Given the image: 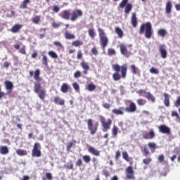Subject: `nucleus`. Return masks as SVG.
Segmentation results:
<instances>
[{
  "label": "nucleus",
  "instance_id": "nucleus-9",
  "mask_svg": "<svg viewBox=\"0 0 180 180\" xmlns=\"http://www.w3.org/2000/svg\"><path fill=\"white\" fill-rule=\"evenodd\" d=\"M142 137L144 140H151L155 137V133H154V130L153 129H150L149 132L143 131Z\"/></svg>",
  "mask_w": 180,
  "mask_h": 180
},
{
  "label": "nucleus",
  "instance_id": "nucleus-18",
  "mask_svg": "<svg viewBox=\"0 0 180 180\" xmlns=\"http://www.w3.org/2000/svg\"><path fill=\"white\" fill-rule=\"evenodd\" d=\"M69 89H71V86L68 84L67 83L62 84L60 86V91L63 94H67Z\"/></svg>",
  "mask_w": 180,
  "mask_h": 180
},
{
  "label": "nucleus",
  "instance_id": "nucleus-36",
  "mask_svg": "<svg viewBox=\"0 0 180 180\" xmlns=\"http://www.w3.org/2000/svg\"><path fill=\"white\" fill-rule=\"evenodd\" d=\"M138 106H144L147 103V101L143 98H139L136 100Z\"/></svg>",
  "mask_w": 180,
  "mask_h": 180
},
{
  "label": "nucleus",
  "instance_id": "nucleus-59",
  "mask_svg": "<svg viewBox=\"0 0 180 180\" xmlns=\"http://www.w3.org/2000/svg\"><path fill=\"white\" fill-rule=\"evenodd\" d=\"M91 53L92 54H94V56H98V49H96V47H94L91 49Z\"/></svg>",
  "mask_w": 180,
  "mask_h": 180
},
{
  "label": "nucleus",
  "instance_id": "nucleus-43",
  "mask_svg": "<svg viewBox=\"0 0 180 180\" xmlns=\"http://www.w3.org/2000/svg\"><path fill=\"white\" fill-rule=\"evenodd\" d=\"M82 160L86 162V164H88L89 162H91V156L88 155H83Z\"/></svg>",
  "mask_w": 180,
  "mask_h": 180
},
{
  "label": "nucleus",
  "instance_id": "nucleus-7",
  "mask_svg": "<svg viewBox=\"0 0 180 180\" xmlns=\"http://www.w3.org/2000/svg\"><path fill=\"white\" fill-rule=\"evenodd\" d=\"M87 129L90 131V134L94 136L98 131V123L94 125L92 119L87 120Z\"/></svg>",
  "mask_w": 180,
  "mask_h": 180
},
{
  "label": "nucleus",
  "instance_id": "nucleus-55",
  "mask_svg": "<svg viewBox=\"0 0 180 180\" xmlns=\"http://www.w3.org/2000/svg\"><path fill=\"white\" fill-rule=\"evenodd\" d=\"M66 168L68 169H72V168H74V164H72V161L70 160L69 162H68Z\"/></svg>",
  "mask_w": 180,
  "mask_h": 180
},
{
  "label": "nucleus",
  "instance_id": "nucleus-22",
  "mask_svg": "<svg viewBox=\"0 0 180 180\" xmlns=\"http://www.w3.org/2000/svg\"><path fill=\"white\" fill-rule=\"evenodd\" d=\"M131 23L133 27H137V17L136 16V13H132L131 17Z\"/></svg>",
  "mask_w": 180,
  "mask_h": 180
},
{
  "label": "nucleus",
  "instance_id": "nucleus-41",
  "mask_svg": "<svg viewBox=\"0 0 180 180\" xmlns=\"http://www.w3.org/2000/svg\"><path fill=\"white\" fill-rule=\"evenodd\" d=\"M117 131H119V128L116 125H114L112 129V133L114 137H117Z\"/></svg>",
  "mask_w": 180,
  "mask_h": 180
},
{
  "label": "nucleus",
  "instance_id": "nucleus-57",
  "mask_svg": "<svg viewBox=\"0 0 180 180\" xmlns=\"http://www.w3.org/2000/svg\"><path fill=\"white\" fill-rule=\"evenodd\" d=\"M174 106H176V108H179V106H180V96L177 98L176 102L174 103Z\"/></svg>",
  "mask_w": 180,
  "mask_h": 180
},
{
  "label": "nucleus",
  "instance_id": "nucleus-51",
  "mask_svg": "<svg viewBox=\"0 0 180 180\" xmlns=\"http://www.w3.org/2000/svg\"><path fill=\"white\" fill-rule=\"evenodd\" d=\"M73 89L76 92H79V85L77 82L72 84Z\"/></svg>",
  "mask_w": 180,
  "mask_h": 180
},
{
  "label": "nucleus",
  "instance_id": "nucleus-15",
  "mask_svg": "<svg viewBox=\"0 0 180 180\" xmlns=\"http://www.w3.org/2000/svg\"><path fill=\"white\" fill-rule=\"evenodd\" d=\"M124 108L123 107H120L118 109L114 108L112 110V113H113L114 115H116L117 116L120 115H124Z\"/></svg>",
  "mask_w": 180,
  "mask_h": 180
},
{
  "label": "nucleus",
  "instance_id": "nucleus-10",
  "mask_svg": "<svg viewBox=\"0 0 180 180\" xmlns=\"http://www.w3.org/2000/svg\"><path fill=\"white\" fill-rule=\"evenodd\" d=\"M129 103V106L125 108L126 112L128 113H134L136 110H137V106L136 105V103L133 101H128Z\"/></svg>",
  "mask_w": 180,
  "mask_h": 180
},
{
  "label": "nucleus",
  "instance_id": "nucleus-53",
  "mask_svg": "<svg viewBox=\"0 0 180 180\" xmlns=\"http://www.w3.org/2000/svg\"><path fill=\"white\" fill-rule=\"evenodd\" d=\"M150 74H160V71H158V69H156L155 68H151L150 69Z\"/></svg>",
  "mask_w": 180,
  "mask_h": 180
},
{
  "label": "nucleus",
  "instance_id": "nucleus-1",
  "mask_svg": "<svg viewBox=\"0 0 180 180\" xmlns=\"http://www.w3.org/2000/svg\"><path fill=\"white\" fill-rule=\"evenodd\" d=\"M34 79L37 81L34 84V91L35 94H38V96L41 101H44L46 99V91L41 89V77H40V70L37 69L34 72Z\"/></svg>",
  "mask_w": 180,
  "mask_h": 180
},
{
  "label": "nucleus",
  "instance_id": "nucleus-4",
  "mask_svg": "<svg viewBox=\"0 0 180 180\" xmlns=\"http://www.w3.org/2000/svg\"><path fill=\"white\" fill-rule=\"evenodd\" d=\"M139 34H145L146 39H151L153 36V25L151 22H146L141 25L139 27Z\"/></svg>",
  "mask_w": 180,
  "mask_h": 180
},
{
  "label": "nucleus",
  "instance_id": "nucleus-32",
  "mask_svg": "<svg viewBox=\"0 0 180 180\" xmlns=\"http://www.w3.org/2000/svg\"><path fill=\"white\" fill-rule=\"evenodd\" d=\"M72 46L74 47H80V46H84V41L81 40H76L72 42Z\"/></svg>",
  "mask_w": 180,
  "mask_h": 180
},
{
  "label": "nucleus",
  "instance_id": "nucleus-54",
  "mask_svg": "<svg viewBox=\"0 0 180 180\" xmlns=\"http://www.w3.org/2000/svg\"><path fill=\"white\" fill-rule=\"evenodd\" d=\"M73 146H74V143L72 142L68 143L66 146L67 151H71V148H72Z\"/></svg>",
  "mask_w": 180,
  "mask_h": 180
},
{
  "label": "nucleus",
  "instance_id": "nucleus-13",
  "mask_svg": "<svg viewBox=\"0 0 180 180\" xmlns=\"http://www.w3.org/2000/svg\"><path fill=\"white\" fill-rule=\"evenodd\" d=\"M80 65H81L82 68L84 70L83 74H84V75H87L88 70H89V65L88 64V63H86L85 61V60H83L81 61Z\"/></svg>",
  "mask_w": 180,
  "mask_h": 180
},
{
  "label": "nucleus",
  "instance_id": "nucleus-45",
  "mask_svg": "<svg viewBox=\"0 0 180 180\" xmlns=\"http://www.w3.org/2000/svg\"><path fill=\"white\" fill-rule=\"evenodd\" d=\"M81 77H82V73L81 72V71L77 70L74 73V78H75L76 79H78V78H81Z\"/></svg>",
  "mask_w": 180,
  "mask_h": 180
},
{
  "label": "nucleus",
  "instance_id": "nucleus-26",
  "mask_svg": "<svg viewBox=\"0 0 180 180\" xmlns=\"http://www.w3.org/2000/svg\"><path fill=\"white\" fill-rule=\"evenodd\" d=\"M115 32L117 34V36L120 39H122V37H123V34H123V30H122V29H120V27H115Z\"/></svg>",
  "mask_w": 180,
  "mask_h": 180
},
{
  "label": "nucleus",
  "instance_id": "nucleus-34",
  "mask_svg": "<svg viewBox=\"0 0 180 180\" xmlns=\"http://www.w3.org/2000/svg\"><path fill=\"white\" fill-rule=\"evenodd\" d=\"M86 89L87 91H89V92H92L96 89V86L93 83H90L88 84V86L86 87Z\"/></svg>",
  "mask_w": 180,
  "mask_h": 180
},
{
  "label": "nucleus",
  "instance_id": "nucleus-12",
  "mask_svg": "<svg viewBox=\"0 0 180 180\" xmlns=\"http://www.w3.org/2000/svg\"><path fill=\"white\" fill-rule=\"evenodd\" d=\"M158 130L160 133H162V134H171V129L167 127L165 124H161L158 127Z\"/></svg>",
  "mask_w": 180,
  "mask_h": 180
},
{
  "label": "nucleus",
  "instance_id": "nucleus-58",
  "mask_svg": "<svg viewBox=\"0 0 180 180\" xmlns=\"http://www.w3.org/2000/svg\"><path fill=\"white\" fill-rule=\"evenodd\" d=\"M20 53L24 56L26 55V47L25 46L20 49Z\"/></svg>",
  "mask_w": 180,
  "mask_h": 180
},
{
  "label": "nucleus",
  "instance_id": "nucleus-50",
  "mask_svg": "<svg viewBox=\"0 0 180 180\" xmlns=\"http://www.w3.org/2000/svg\"><path fill=\"white\" fill-rule=\"evenodd\" d=\"M131 70L132 74H134V75L137 74V72L139 71V69L134 65H131Z\"/></svg>",
  "mask_w": 180,
  "mask_h": 180
},
{
  "label": "nucleus",
  "instance_id": "nucleus-37",
  "mask_svg": "<svg viewBox=\"0 0 180 180\" xmlns=\"http://www.w3.org/2000/svg\"><path fill=\"white\" fill-rule=\"evenodd\" d=\"M167 30L164 29H159L158 31V34L161 37H165V36H167Z\"/></svg>",
  "mask_w": 180,
  "mask_h": 180
},
{
  "label": "nucleus",
  "instance_id": "nucleus-49",
  "mask_svg": "<svg viewBox=\"0 0 180 180\" xmlns=\"http://www.w3.org/2000/svg\"><path fill=\"white\" fill-rule=\"evenodd\" d=\"M128 2H129V0H122V1L119 5L120 8H124L126 5H127Z\"/></svg>",
  "mask_w": 180,
  "mask_h": 180
},
{
  "label": "nucleus",
  "instance_id": "nucleus-63",
  "mask_svg": "<svg viewBox=\"0 0 180 180\" xmlns=\"http://www.w3.org/2000/svg\"><path fill=\"white\" fill-rule=\"evenodd\" d=\"M164 155H160L158 157V161L160 162H164Z\"/></svg>",
  "mask_w": 180,
  "mask_h": 180
},
{
  "label": "nucleus",
  "instance_id": "nucleus-44",
  "mask_svg": "<svg viewBox=\"0 0 180 180\" xmlns=\"http://www.w3.org/2000/svg\"><path fill=\"white\" fill-rule=\"evenodd\" d=\"M143 155L144 157H148L150 155V150H148V148H147L146 146H143Z\"/></svg>",
  "mask_w": 180,
  "mask_h": 180
},
{
  "label": "nucleus",
  "instance_id": "nucleus-31",
  "mask_svg": "<svg viewBox=\"0 0 180 180\" xmlns=\"http://www.w3.org/2000/svg\"><path fill=\"white\" fill-rule=\"evenodd\" d=\"M148 146L149 148H150L152 153H155V150H157V144H155L154 142H149Z\"/></svg>",
  "mask_w": 180,
  "mask_h": 180
},
{
  "label": "nucleus",
  "instance_id": "nucleus-21",
  "mask_svg": "<svg viewBox=\"0 0 180 180\" xmlns=\"http://www.w3.org/2000/svg\"><path fill=\"white\" fill-rule=\"evenodd\" d=\"M120 50L121 54H122L123 56H126L129 53V51H127V47L126 46V45H124V44H120Z\"/></svg>",
  "mask_w": 180,
  "mask_h": 180
},
{
  "label": "nucleus",
  "instance_id": "nucleus-3",
  "mask_svg": "<svg viewBox=\"0 0 180 180\" xmlns=\"http://www.w3.org/2000/svg\"><path fill=\"white\" fill-rule=\"evenodd\" d=\"M112 70L115 71L112 74V79L114 81H119L121 78H126L127 74V65L124 64L120 67L117 64L112 65Z\"/></svg>",
  "mask_w": 180,
  "mask_h": 180
},
{
  "label": "nucleus",
  "instance_id": "nucleus-40",
  "mask_svg": "<svg viewBox=\"0 0 180 180\" xmlns=\"http://www.w3.org/2000/svg\"><path fill=\"white\" fill-rule=\"evenodd\" d=\"M43 65H45V67H49V59L46 56V55H44L41 59Z\"/></svg>",
  "mask_w": 180,
  "mask_h": 180
},
{
  "label": "nucleus",
  "instance_id": "nucleus-33",
  "mask_svg": "<svg viewBox=\"0 0 180 180\" xmlns=\"http://www.w3.org/2000/svg\"><path fill=\"white\" fill-rule=\"evenodd\" d=\"M9 153V149L8 148V146H1L0 148V153L3 155H6V154H8Z\"/></svg>",
  "mask_w": 180,
  "mask_h": 180
},
{
  "label": "nucleus",
  "instance_id": "nucleus-38",
  "mask_svg": "<svg viewBox=\"0 0 180 180\" xmlns=\"http://www.w3.org/2000/svg\"><path fill=\"white\" fill-rule=\"evenodd\" d=\"M122 158L123 160H125V161H127V162H129L130 160H131V158L129 157V154L126 151L122 152Z\"/></svg>",
  "mask_w": 180,
  "mask_h": 180
},
{
  "label": "nucleus",
  "instance_id": "nucleus-61",
  "mask_svg": "<svg viewBox=\"0 0 180 180\" xmlns=\"http://www.w3.org/2000/svg\"><path fill=\"white\" fill-rule=\"evenodd\" d=\"M52 26L55 29H58V27H60V25L57 23V22H52Z\"/></svg>",
  "mask_w": 180,
  "mask_h": 180
},
{
  "label": "nucleus",
  "instance_id": "nucleus-56",
  "mask_svg": "<svg viewBox=\"0 0 180 180\" xmlns=\"http://www.w3.org/2000/svg\"><path fill=\"white\" fill-rule=\"evenodd\" d=\"M76 167H81L82 165V159L79 158L77 159V161L75 163Z\"/></svg>",
  "mask_w": 180,
  "mask_h": 180
},
{
  "label": "nucleus",
  "instance_id": "nucleus-14",
  "mask_svg": "<svg viewBox=\"0 0 180 180\" xmlns=\"http://www.w3.org/2000/svg\"><path fill=\"white\" fill-rule=\"evenodd\" d=\"M159 53H160V56L162 58H167V49H165V45H160L159 46Z\"/></svg>",
  "mask_w": 180,
  "mask_h": 180
},
{
  "label": "nucleus",
  "instance_id": "nucleus-8",
  "mask_svg": "<svg viewBox=\"0 0 180 180\" xmlns=\"http://www.w3.org/2000/svg\"><path fill=\"white\" fill-rule=\"evenodd\" d=\"M40 143H35L32 152V157H41V151H40Z\"/></svg>",
  "mask_w": 180,
  "mask_h": 180
},
{
  "label": "nucleus",
  "instance_id": "nucleus-28",
  "mask_svg": "<svg viewBox=\"0 0 180 180\" xmlns=\"http://www.w3.org/2000/svg\"><path fill=\"white\" fill-rule=\"evenodd\" d=\"M164 96V105L168 108L169 106V95H168L167 93H165Z\"/></svg>",
  "mask_w": 180,
  "mask_h": 180
},
{
  "label": "nucleus",
  "instance_id": "nucleus-24",
  "mask_svg": "<svg viewBox=\"0 0 180 180\" xmlns=\"http://www.w3.org/2000/svg\"><path fill=\"white\" fill-rule=\"evenodd\" d=\"M166 13L169 14L172 11V4L171 1H167L165 6Z\"/></svg>",
  "mask_w": 180,
  "mask_h": 180
},
{
  "label": "nucleus",
  "instance_id": "nucleus-5",
  "mask_svg": "<svg viewBox=\"0 0 180 180\" xmlns=\"http://www.w3.org/2000/svg\"><path fill=\"white\" fill-rule=\"evenodd\" d=\"M99 121L101 123V126L103 127L102 131H103V133H106V131H108V130H110V127H111L112 123V119L108 118L106 120V118H105V117L100 115Z\"/></svg>",
  "mask_w": 180,
  "mask_h": 180
},
{
  "label": "nucleus",
  "instance_id": "nucleus-16",
  "mask_svg": "<svg viewBox=\"0 0 180 180\" xmlns=\"http://www.w3.org/2000/svg\"><path fill=\"white\" fill-rule=\"evenodd\" d=\"M88 151H89V153H90V154H92L93 155H95L96 157H99V155H101V152L92 146H89L88 148Z\"/></svg>",
  "mask_w": 180,
  "mask_h": 180
},
{
  "label": "nucleus",
  "instance_id": "nucleus-27",
  "mask_svg": "<svg viewBox=\"0 0 180 180\" xmlns=\"http://www.w3.org/2000/svg\"><path fill=\"white\" fill-rule=\"evenodd\" d=\"M146 98L148 101H150L152 103H154L155 102V97L150 92L146 93Z\"/></svg>",
  "mask_w": 180,
  "mask_h": 180
},
{
  "label": "nucleus",
  "instance_id": "nucleus-62",
  "mask_svg": "<svg viewBox=\"0 0 180 180\" xmlns=\"http://www.w3.org/2000/svg\"><path fill=\"white\" fill-rule=\"evenodd\" d=\"M119 158H120V151L117 150L115 152V160H119Z\"/></svg>",
  "mask_w": 180,
  "mask_h": 180
},
{
  "label": "nucleus",
  "instance_id": "nucleus-2",
  "mask_svg": "<svg viewBox=\"0 0 180 180\" xmlns=\"http://www.w3.org/2000/svg\"><path fill=\"white\" fill-rule=\"evenodd\" d=\"M82 15V11L80 9H76L72 13H70V10H63L59 13L60 18L65 20H71V22H75V20H77L78 18H81Z\"/></svg>",
  "mask_w": 180,
  "mask_h": 180
},
{
  "label": "nucleus",
  "instance_id": "nucleus-39",
  "mask_svg": "<svg viewBox=\"0 0 180 180\" xmlns=\"http://www.w3.org/2000/svg\"><path fill=\"white\" fill-rule=\"evenodd\" d=\"M16 154L20 156L27 155V151L26 150L18 149L16 150Z\"/></svg>",
  "mask_w": 180,
  "mask_h": 180
},
{
  "label": "nucleus",
  "instance_id": "nucleus-25",
  "mask_svg": "<svg viewBox=\"0 0 180 180\" xmlns=\"http://www.w3.org/2000/svg\"><path fill=\"white\" fill-rule=\"evenodd\" d=\"M131 9H133V5L130 3L127 4L125 6L124 13H126V15H129V13L131 12Z\"/></svg>",
  "mask_w": 180,
  "mask_h": 180
},
{
  "label": "nucleus",
  "instance_id": "nucleus-47",
  "mask_svg": "<svg viewBox=\"0 0 180 180\" xmlns=\"http://www.w3.org/2000/svg\"><path fill=\"white\" fill-rule=\"evenodd\" d=\"M116 54V51L112 48H109L108 49V56H115Z\"/></svg>",
  "mask_w": 180,
  "mask_h": 180
},
{
  "label": "nucleus",
  "instance_id": "nucleus-23",
  "mask_svg": "<svg viewBox=\"0 0 180 180\" xmlns=\"http://www.w3.org/2000/svg\"><path fill=\"white\" fill-rule=\"evenodd\" d=\"M64 36H65V39H66V40H74V39H75V35L70 33V32H68V31H66L65 32Z\"/></svg>",
  "mask_w": 180,
  "mask_h": 180
},
{
  "label": "nucleus",
  "instance_id": "nucleus-19",
  "mask_svg": "<svg viewBox=\"0 0 180 180\" xmlns=\"http://www.w3.org/2000/svg\"><path fill=\"white\" fill-rule=\"evenodd\" d=\"M22 27H23L22 25L20 24H15L14 25L11 29V32L12 33H18V32H19V30H20V29H22Z\"/></svg>",
  "mask_w": 180,
  "mask_h": 180
},
{
  "label": "nucleus",
  "instance_id": "nucleus-64",
  "mask_svg": "<svg viewBox=\"0 0 180 180\" xmlns=\"http://www.w3.org/2000/svg\"><path fill=\"white\" fill-rule=\"evenodd\" d=\"M46 177L49 180L53 179V176H51V173H46Z\"/></svg>",
  "mask_w": 180,
  "mask_h": 180
},
{
  "label": "nucleus",
  "instance_id": "nucleus-30",
  "mask_svg": "<svg viewBox=\"0 0 180 180\" xmlns=\"http://www.w3.org/2000/svg\"><path fill=\"white\" fill-rule=\"evenodd\" d=\"M29 4H30V0H24L20 6V9H27Z\"/></svg>",
  "mask_w": 180,
  "mask_h": 180
},
{
  "label": "nucleus",
  "instance_id": "nucleus-42",
  "mask_svg": "<svg viewBox=\"0 0 180 180\" xmlns=\"http://www.w3.org/2000/svg\"><path fill=\"white\" fill-rule=\"evenodd\" d=\"M48 54L51 58H58V55H57L53 51H49Z\"/></svg>",
  "mask_w": 180,
  "mask_h": 180
},
{
  "label": "nucleus",
  "instance_id": "nucleus-60",
  "mask_svg": "<svg viewBox=\"0 0 180 180\" xmlns=\"http://www.w3.org/2000/svg\"><path fill=\"white\" fill-rule=\"evenodd\" d=\"M103 107L104 108V109H110V104L108 103H104L103 104Z\"/></svg>",
  "mask_w": 180,
  "mask_h": 180
},
{
  "label": "nucleus",
  "instance_id": "nucleus-52",
  "mask_svg": "<svg viewBox=\"0 0 180 180\" xmlns=\"http://www.w3.org/2000/svg\"><path fill=\"white\" fill-rule=\"evenodd\" d=\"M82 56H84V54L82 53V51L78 50L77 53V60H82Z\"/></svg>",
  "mask_w": 180,
  "mask_h": 180
},
{
  "label": "nucleus",
  "instance_id": "nucleus-20",
  "mask_svg": "<svg viewBox=\"0 0 180 180\" xmlns=\"http://www.w3.org/2000/svg\"><path fill=\"white\" fill-rule=\"evenodd\" d=\"M5 86H6V89L7 91H9L10 94H12V89H13V83H12V82L10 81H6L4 82Z\"/></svg>",
  "mask_w": 180,
  "mask_h": 180
},
{
  "label": "nucleus",
  "instance_id": "nucleus-17",
  "mask_svg": "<svg viewBox=\"0 0 180 180\" xmlns=\"http://www.w3.org/2000/svg\"><path fill=\"white\" fill-rule=\"evenodd\" d=\"M53 102L56 105H60V106H63L65 105V101L63 100V98H60V96H57L53 98Z\"/></svg>",
  "mask_w": 180,
  "mask_h": 180
},
{
  "label": "nucleus",
  "instance_id": "nucleus-6",
  "mask_svg": "<svg viewBox=\"0 0 180 180\" xmlns=\"http://www.w3.org/2000/svg\"><path fill=\"white\" fill-rule=\"evenodd\" d=\"M98 34H99V39H100V43L101 45L102 49H105L108 46V43L109 42V40L108 39V37H106V34H105V31L102 28L98 29Z\"/></svg>",
  "mask_w": 180,
  "mask_h": 180
},
{
  "label": "nucleus",
  "instance_id": "nucleus-46",
  "mask_svg": "<svg viewBox=\"0 0 180 180\" xmlns=\"http://www.w3.org/2000/svg\"><path fill=\"white\" fill-rule=\"evenodd\" d=\"M151 161H153V159L151 158H145L143 160V163L145 165H149L150 164Z\"/></svg>",
  "mask_w": 180,
  "mask_h": 180
},
{
  "label": "nucleus",
  "instance_id": "nucleus-48",
  "mask_svg": "<svg viewBox=\"0 0 180 180\" xmlns=\"http://www.w3.org/2000/svg\"><path fill=\"white\" fill-rule=\"evenodd\" d=\"M171 116L172 117H176L177 119V120H180L179 114H178V112H176V111H172L171 113Z\"/></svg>",
  "mask_w": 180,
  "mask_h": 180
},
{
  "label": "nucleus",
  "instance_id": "nucleus-35",
  "mask_svg": "<svg viewBox=\"0 0 180 180\" xmlns=\"http://www.w3.org/2000/svg\"><path fill=\"white\" fill-rule=\"evenodd\" d=\"M31 20L32 23H34V25H39V23H40V21L41 20L40 18V15H36L35 17L32 18Z\"/></svg>",
  "mask_w": 180,
  "mask_h": 180
},
{
  "label": "nucleus",
  "instance_id": "nucleus-29",
  "mask_svg": "<svg viewBox=\"0 0 180 180\" xmlns=\"http://www.w3.org/2000/svg\"><path fill=\"white\" fill-rule=\"evenodd\" d=\"M88 34L91 39H95V36H96V32H95V29L90 28L88 30Z\"/></svg>",
  "mask_w": 180,
  "mask_h": 180
},
{
  "label": "nucleus",
  "instance_id": "nucleus-11",
  "mask_svg": "<svg viewBox=\"0 0 180 180\" xmlns=\"http://www.w3.org/2000/svg\"><path fill=\"white\" fill-rule=\"evenodd\" d=\"M125 172L126 177L127 178V179H134V170H133V167H127L125 170Z\"/></svg>",
  "mask_w": 180,
  "mask_h": 180
}]
</instances>
